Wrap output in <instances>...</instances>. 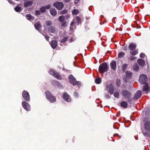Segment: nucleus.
<instances>
[{"label": "nucleus", "instance_id": "f257e3e1", "mask_svg": "<svg viewBox=\"0 0 150 150\" xmlns=\"http://www.w3.org/2000/svg\"><path fill=\"white\" fill-rule=\"evenodd\" d=\"M137 45L131 42L128 45V48L130 50L129 53L132 55H135L138 53V50H135Z\"/></svg>", "mask_w": 150, "mask_h": 150}, {"label": "nucleus", "instance_id": "f03ea898", "mask_svg": "<svg viewBox=\"0 0 150 150\" xmlns=\"http://www.w3.org/2000/svg\"><path fill=\"white\" fill-rule=\"evenodd\" d=\"M121 94L124 97L128 99V102L129 103L131 100H130L132 96V93L129 91H128L126 89H124L122 90Z\"/></svg>", "mask_w": 150, "mask_h": 150}, {"label": "nucleus", "instance_id": "7ed1b4c3", "mask_svg": "<svg viewBox=\"0 0 150 150\" xmlns=\"http://www.w3.org/2000/svg\"><path fill=\"white\" fill-rule=\"evenodd\" d=\"M45 96L48 100L51 103H54L56 100L54 96L50 91H45Z\"/></svg>", "mask_w": 150, "mask_h": 150}, {"label": "nucleus", "instance_id": "20e7f679", "mask_svg": "<svg viewBox=\"0 0 150 150\" xmlns=\"http://www.w3.org/2000/svg\"><path fill=\"white\" fill-rule=\"evenodd\" d=\"M50 74L54 76V77L59 80H61L62 79L60 75L58 73L56 72L55 71L50 69L49 71Z\"/></svg>", "mask_w": 150, "mask_h": 150}, {"label": "nucleus", "instance_id": "39448f33", "mask_svg": "<svg viewBox=\"0 0 150 150\" xmlns=\"http://www.w3.org/2000/svg\"><path fill=\"white\" fill-rule=\"evenodd\" d=\"M139 81L141 84H145L147 83V76L144 74L141 75L139 77Z\"/></svg>", "mask_w": 150, "mask_h": 150}, {"label": "nucleus", "instance_id": "423d86ee", "mask_svg": "<svg viewBox=\"0 0 150 150\" xmlns=\"http://www.w3.org/2000/svg\"><path fill=\"white\" fill-rule=\"evenodd\" d=\"M22 95L25 100L27 102L29 101L30 97L28 91H23L22 93Z\"/></svg>", "mask_w": 150, "mask_h": 150}, {"label": "nucleus", "instance_id": "0eeeda50", "mask_svg": "<svg viewBox=\"0 0 150 150\" xmlns=\"http://www.w3.org/2000/svg\"><path fill=\"white\" fill-rule=\"evenodd\" d=\"M53 6L58 10H61L63 8L64 5L62 2H57L53 4Z\"/></svg>", "mask_w": 150, "mask_h": 150}, {"label": "nucleus", "instance_id": "6e6552de", "mask_svg": "<svg viewBox=\"0 0 150 150\" xmlns=\"http://www.w3.org/2000/svg\"><path fill=\"white\" fill-rule=\"evenodd\" d=\"M69 82L73 86L76 85V79L71 74H70L68 76Z\"/></svg>", "mask_w": 150, "mask_h": 150}, {"label": "nucleus", "instance_id": "1a4fd4ad", "mask_svg": "<svg viewBox=\"0 0 150 150\" xmlns=\"http://www.w3.org/2000/svg\"><path fill=\"white\" fill-rule=\"evenodd\" d=\"M108 66H99L98 70L101 74H103L105 72H107L108 70Z\"/></svg>", "mask_w": 150, "mask_h": 150}, {"label": "nucleus", "instance_id": "9d476101", "mask_svg": "<svg viewBox=\"0 0 150 150\" xmlns=\"http://www.w3.org/2000/svg\"><path fill=\"white\" fill-rule=\"evenodd\" d=\"M107 87L108 89V92L111 94H113L114 91V88L112 83H111L107 85Z\"/></svg>", "mask_w": 150, "mask_h": 150}, {"label": "nucleus", "instance_id": "9b49d317", "mask_svg": "<svg viewBox=\"0 0 150 150\" xmlns=\"http://www.w3.org/2000/svg\"><path fill=\"white\" fill-rule=\"evenodd\" d=\"M23 107L26 110L29 111L30 110V106L29 104L25 101H23L22 103Z\"/></svg>", "mask_w": 150, "mask_h": 150}, {"label": "nucleus", "instance_id": "f8f14e48", "mask_svg": "<svg viewBox=\"0 0 150 150\" xmlns=\"http://www.w3.org/2000/svg\"><path fill=\"white\" fill-rule=\"evenodd\" d=\"M142 91H138L134 94L133 97V98L134 100H137L139 98L142 96Z\"/></svg>", "mask_w": 150, "mask_h": 150}, {"label": "nucleus", "instance_id": "ddd939ff", "mask_svg": "<svg viewBox=\"0 0 150 150\" xmlns=\"http://www.w3.org/2000/svg\"><path fill=\"white\" fill-rule=\"evenodd\" d=\"M64 99L67 102H70L71 99L67 93H64L63 95Z\"/></svg>", "mask_w": 150, "mask_h": 150}, {"label": "nucleus", "instance_id": "4468645a", "mask_svg": "<svg viewBox=\"0 0 150 150\" xmlns=\"http://www.w3.org/2000/svg\"><path fill=\"white\" fill-rule=\"evenodd\" d=\"M57 42L56 40H52L51 41V46L53 49H54L57 47Z\"/></svg>", "mask_w": 150, "mask_h": 150}, {"label": "nucleus", "instance_id": "2eb2a0df", "mask_svg": "<svg viewBox=\"0 0 150 150\" xmlns=\"http://www.w3.org/2000/svg\"><path fill=\"white\" fill-rule=\"evenodd\" d=\"M132 74V72L130 71H127L125 72L126 78L127 79H130Z\"/></svg>", "mask_w": 150, "mask_h": 150}, {"label": "nucleus", "instance_id": "dca6fc26", "mask_svg": "<svg viewBox=\"0 0 150 150\" xmlns=\"http://www.w3.org/2000/svg\"><path fill=\"white\" fill-rule=\"evenodd\" d=\"M25 17L27 20L30 21H33L34 19V17L30 14H26Z\"/></svg>", "mask_w": 150, "mask_h": 150}, {"label": "nucleus", "instance_id": "f3484780", "mask_svg": "<svg viewBox=\"0 0 150 150\" xmlns=\"http://www.w3.org/2000/svg\"><path fill=\"white\" fill-rule=\"evenodd\" d=\"M34 27L37 30H40L41 25L39 21H38L34 24Z\"/></svg>", "mask_w": 150, "mask_h": 150}, {"label": "nucleus", "instance_id": "a211bd4d", "mask_svg": "<svg viewBox=\"0 0 150 150\" xmlns=\"http://www.w3.org/2000/svg\"><path fill=\"white\" fill-rule=\"evenodd\" d=\"M144 84H145V85L143 87L142 90L143 91H147L146 93H147L148 92L149 88V84L148 83H146Z\"/></svg>", "mask_w": 150, "mask_h": 150}, {"label": "nucleus", "instance_id": "6ab92c4d", "mask_svg": "<svg viewBox=\"0 0 150 150\" xmlns=\"http://www.w3.org/2000/svg\"><path fill=\"white\" fill-rule=\"evenodd\" d=\"M50 14L54 16H55L57 15V12L54 8H52L50 10Z\"/></svg>", "mask_w": 150, "mask_h": 150}, {"label": "nucleus", "instance_id": "aec40b11", "mask_svg": "<svg viewBox=\"0 0 150 150\" xmlns=\"http://www.w3.org/2000/svg\"><path fill=\"white\" fill-rule=\"evenodd\" d=\"M48 31L49 32L54 33L55 32V28L53 27L52 26L49 27L48 29Z\"/></svg>", "mask_w": 150, "mask_h": 150}, {"label": "nucleus", "instance_id": "412c9836", "mask_svg": "<svg viewBox=\"0 0 150 150\" xmlns=\"http://www.w3.org/2000/svg\"><path fill=\"white\" fill-rule=\"evenodd\" d=\"M137 62L140 66H144L145 63L144 60L142 59H138Z\"/></svg>", "mask_w": 150, "mask_h": 150}, {"label": "nucleus", "instance_id": "4be33fe9", "mask_svg": "<svg viewBox=\"0 0 150 150\" xmlns=\"http://www.w3.org/2000/svg\"><path fill=\"white\" fill-rule=\"evenodd\" d=\"M121 106L124 108H126L128 106V104L125 101H122L120 103Z\"/></svg>", "mask_w": 150, "mask_h": 150}, {"label": "nucleus", "instance_id": "5701e85b", "mask_svg": "<svg viewBox=\"0 0 150 150\" xmlns=\"http://www.w3.org/2000/svg\"><path fill=\"white\" fill-rule=\"evenodd\" d=\"M33 4V1H30L27 2H25L24 3V5L25 7H28L29 6H30L32 5Z\"/></svg>", "mask_w": 150, "mask_h": 150}, {"label": "nucleus", "instance_id": "b1692460", "mask_svg": "<svg viewBox=\"0 0 150 150\" xmlns=\"http://www.w3.org/2000/svg\"><path fill=\"white\" fill-rule=\"evenodd\" d=\"M125 54L124 52H120L118 53V58L119 59L122 58L125 56Z\"/></svg>", "mask_w": 150, "mask_h": 150}, {"label": "nucleus", "instance_id": "393cba45", "mask_svg": "<svg viewBox=\"0 0 150 150\" xmlns=\"http://www.w3.org/2000/svg\"><path fill=\"white\" fill-rule=\"evenodd\" d=\"M102 79L100 77L96 78L95 79V82L97 84H99L101 83Z\"/></svg>", "mask_w": 150, "mask_h": 150}, {"label": "nucleus", "instance_id": "a878e982", "mask_svg": "<svg viewBox=\"0 0 150 150\" xmlns=\"http://www.w3.org/2000/svg\"><path fill=\"white\" fill-rule=\"evenodd\" d=\"M58 21L61 22H64L66 21L65 19V17L63 16H60L59 18Z\"/></svg>", "mask_w": 150, "mask_h": 150}, {"label": "nucleus", "instance_id": "bb28decb", "mask_svg": "<svg viewBox=\"0 0 150 150\" xmlns=\"http://www.w3.org/2000/svg\"><path fill=\"white\" fill-rule=\"evenodd\" d=\"M14 10L16 12H19L22 11V8L17 6L14 8Z\"/></svg>", "mask_w": 150, "mask_h": 150}, {"label": "nucleus", "instance_id": "cd10ccee", "mask_svg": "<svg viewBox=\"0 0 150 150\" xmlns=\"http://www.w3.org/2000/svg\"><path fill=\"white\" fill-rule=\"evenodd\" d=\"M79 13V11L76 9H74L72 11V14L73 15H77Z\"/></svg>", "mask_w": 150, "mask_h": 150}, {"label": "nucleus", "instance_id": "c85d7f7f", "mask_svg": "<svg viewBox=\"0 0 150 150\" xmlns=\"http://www.w3.org/2000/svg\"><path fill=\"white\" fill-rule=\"evenodd\" d=\"M76 20L78 25L81 24V19L79 16H76Z\"/></svg>", "mask_w": 150, "mask_h": 150}, {"label": "nucleus", "instance_id": "c756f323", "mask_svg": "<svg viewBox=\"0 0 150 150\" xmlns=\"http://www.w3.org/2000/svg\"><path fill=\"white\" fill-rule=\"evenodd\" d=\"M40 10L42 13H45L46 10L45 6H44L41 8L40 9Z\"/></svg>", "mask_w": 150, "mask_h": 150}, {"label": "nucleus", "instance_id": "7c9ffc66", "mask_svg": "<svg viewBox=\"0 0 150 150\" xmlns=\"http://www.w3.org/2000/svg\"><path fill=\"white\" fill-rule=\"evenodd\" d=\"M52 83L54 85H56L57 86H59L60 84L59 82L57 80H54L52 82Z\"/></svg>", "mask_w": 150, "mask_h": 150}, {"label": "nucleus", "instance_id": "2f4dec72", "mask_svg": "<svg viewBox=\"0 0 150 150\" xmlns=\"http://www.w3.org/2000/svg\"><path fill=\"white\" fill-rule=\"evenodd\" d=\"M69 37H65L61 40L60 42L62 43L65 42L67 40Z\"/></svg>", "mask_w": 150, "mask_h": 150}, {"label": "nucleus", "instance_id": "473e14b6", "mask_svg": "<svg viewBox=\"0 0 150 150\" xmlns=\"http://www.w3.org/2000/svg\"><path fill=\"white\" fill-rule=\"evenodd\" d=\"M119 93L117 92H115L114 93V96L116 98H119Z\"/></svg>", "mask_w": 150, "mask_h": 150}, {"label": "nucleus", "instance_id": "72a5a7b5", "mask_svg": "<svg viewBox=\"0 0 150 150\" xmlns=\"http://www.w3.org/2000/svg\"><path fill=\"white\" fill-rule=\"evenodd\" d=\"M133 69L135 71H138L139 69V66H133Z\"/></svg>", "mask_w": 150, "mask_h": 150}, {"label": "nucleus", "instance_id": "f704fd0d", "mask_svg": "<svg viewBox=\"0 0 150 150\" xmlns=\"http://www.w3.org/2000/svg\"><path fill=\"white\" fill-rule=\"evenodd\" d=\"M110 66H116V62L115 61H112L110 63Z\"/></svg>", "mask_w": 150, "mask_h": 150}, {"label": "nucleus", "instance_id": "c9c22d12", "mask_svg": "<svg viewBox=\"0 0 150 150\" xmlns=\"http://www.w3.org/2000/svg\"><path fill=\"white\" fill-rule=\"evenodd\" d=\"M46 24L47 26H50L52 25V23L50 21H47L46 22Z\"/></svg>", "mask_w": 150, "mask_h": 150}, {"label": "nucleus", "instance_id": "e433bc0d", "mask_svg": "<svg viewBox=\"0 0 150 150\" xmlns=\"http://www.w3.org/2000/svg\"><path fill=\"white\" fill-rule=\"evenodd\" d=\"M137 58L136 57H134L132 56H130L129 57V60H132Z\"/></svg>", "mask_w": 150, "mask_h": 150}, {"label": "nucleus", "instance_id": "4c0bfd02", "mask_svg": "<svg viewBox=\"0 0 150 150\" xmlns=\"http://www.w3.org/2000/svg\"><path fill=\"white\" fill-rule=\"evenodd\" d=\"M142 133L145 136H147V137H149V134L147 132H143Z\"/></svg>", "mask_w": 150, "mask_h": 150}, {"label": "nucleus", "instance_id": "58836bf2", "mask_svg": "<svg viewBox=\"0 0 150 150\" xmlns=\"http://www.w3.org/2000/svg\"><path fill=\"white\" fill-rule=\"evenodd\" d=\"M67 11L66 10H64L60 11L61 14H63L66 13H67Z\"/></svg>", "mask_w": 150, "mask_h": 150}, {"label": "nucleus", "instance_id": "ea45409f", "mask_svg": "<svg viewBox=\"0 0 150 150\" xmlns=\"http://www.w3.org/2000/svg\"><path fill=\"white\" fill-rule=\"evenodd\" d=\"M41 14L40 11L39 10H37L35 11L36 16L40 15Z\"/></svg>", "mask_w": 150, "mask_h": 150}, {"label": "nucleus", "instance_id": "a19ab883", "mask_svg": "<svg viewBox=\"0 0 150 150\" xmlns=\"http://www.w3.org/2000/svg\"><path fill=\"white\" fill-rule=\"evenodd\" d=\"M62 26L63 27H65L67 26L66 25V21H65L63 22H62Z\"/></svg>", "mask_w": 150, "mask_h": 150}, {"label": "nucleus", "instance_id": "79ce46f5", "mask_svg": "<svg viewBox=\"0 0 150 150\" xmlns=\"http://www.w3.org/2000/svg\"><path fill=\"white\" fill-rule=\"evenodd\" d=\"M76 84L79 88H80L81 86V83L79 81H76Z\"/></svg>", "mask_w": 150, "mask_h": 150}, {"label": "nucleus", "instance_id": "37998d69", "mask_svg": "<svg viewBox=\"0 0 150 150\" xmlns=\"http://www.w3.org/2000/svg\"><path fill=\"white\" fill-rule=\"evenodd\" d=\"M74 96L76 97L77 98L79 96V94L77 92L75 91L74 93Z\"/></svg>", "mask_w": 150, "mask_h": 150}, {"label": "nucleus", "instance_id": "c03bdc74", "mask_svg": "<svg viewBox=\"0 0 150 150\" xmlns=\"http://www.w3.org/2000/svg\"><path fill=\"white\" fill-rule=\"evenodd\" d=\"M116 84L117 86L118 87H119L120 86V81L119 80H117L116 82Z\"/></svg>", "mask_w": 150, "mask_h": 150}, {"label": "nucleus", "instance_id": "a18cd8bd", "mask_svg": "<svg viewBox=\"0 0 150 150\" xmlns=\"http://www.w3.org/2000/svg\"><path fill=\"white\" fill-rule=\"evenodd\" d=\"M145 55L144 53H141L140 54V57L144 58Z\"/></svg>", "mask_w": 150, "mask_h": 150}, {"label": "nucleus", "instance_id": "49530a36", "mask_svg": "<svg viewBox=\"0 0 150 150\" xmlns=\"http://www.w3.org/2000/svg\"><path fill=\"white\" fill-rule=\"evenodd\" d=\"M105 97L107 99H110V98L109 95L108 93H106L105 94Z\"/></svg>", "mask_w": 150, "mask_h": 150}, {"label": "nucleus", "instance_id": "de8ad7c7", "mask_svg": "<svg viewBox=\"0 0 150 150\" xmlns=\"http://www.w3.org/2000/svg\"><path fill=\"white\" fill-rule=\"evenodd\" d=\"M76 39V38H71L69 40V42L70 43L72 42L75 40Z\"/></svg>", "mask_w": 150, "mask_h": 150}, {"label": "nucleus", "instance_id": "09e8293b", "mask_svg": "<svg viewBox=\"0 0 150 150\" xmlns=\"http://www.w3.org/2000/svg\"><path fill=\"white\" fill-rule=\"evenodd\" d=\"M127 66H122V70L123 71V72H124L127 69Z\"/></svg>", "mask_w": 150, "mask_h": 150}, {"label": "nucleus", "instance_id": "8fccbe9b", "mask_svg": "<svg viewBox=\"0 0 150 150\" xmlns=\"http://www.w3.org/2000/svg\"><path fill=\"white\" fill-rule=\"evenodd\" d=\"M122 49L125 51H127V46H124L122 47Z\"/></svg>", "mask_w": 150, "mask_h": 150}, {"label": "nucleus", "instance_id": "3c124183", "mask_svg": "<svg viewBox=\"0 0 150 150\" xmlns=\"http://www.w3.org/2000/svg\"><path fill=\"white\" fill-rule=\"evenodd\" d=\"M108 64L106 62H103V63L100 64L99 66H108Z\"/></svg>", "mask_w": 150, "mask_h": 150}, {"label": "nucleus", "instance_id": "603ef678", "mask_svg": "<svg viewBox=\"0 0 150 150\" xmlns=\"http://www.w3.org/2000/svg\"><path fill=\"white\" fill-rule=\"evenodd\" d=\"M45 7L46 8V9H48L50 8L51 7V6L49 4L46 6H45Z\"/></svg>", "mask_w": 150, "mask_h": 150}, {"label": "nucleus", "instance_id": "864d4df0", "mask_svg": "<svg viewBox=\"0 0 150 150\" xmlns=\"http://www.w3.org/2000/svg\"><path fill=\"white\" fill-rule=\"evenodd\" d=\"M50 38V37L48 36L45 35V38L47 41H49Z\"/></svg>", "mask_w": 150, "mask_h": 150}, {"label": "nucleus", "instance_id": "5fc2aeb1", "mask_svg": "<svg viewBox=\"0 0 150 150\" xmlns=\"http://www.w3.org/2000/svg\"><path fill=\"white\" fill-rule=\"evenodd\" d=\"M8 2L11 4H14V3L13 2L12 0H8Z\"/></svg>", "mask_w": 150, "mask_h": 150}, {"label": "nucleus", "instance_id": "6e6d98bb", "mask_svg": "<svg viewBox=\"0 0 150 150\" xmlns=\"http://www.w3.org/2000/svg\"><path fill=\"white\" fill-rule=\"evenodd\" d=\"M111 68L113 70H115L116 69V66H111Z\"/></svg>", "mask_w": 150, "mask_h": 150}, {"label": "nucleus", "instance_id": "4d7b16f0", "mask_svg": "<svg viewBox=\"0 0 150 150\" xmlns=\"http://www.w3.org/2000/svg\"><path fill=\"white\" fill-rule=\"evenodd\" d=\"M74 3L75 4H77V3L79 1V0H74Z\"/></svg>", "mask_w": 150, "mask_h": 150}, {"label": "nucleus", "instance_id": "13d9d810", "mask_svg": "<svg viewBox=\"0 0 150 150\" xmlns=\"http://www.w3.org/2000/svg\"><path fill=\"white\" fill-rule=\"evenodd\" d=\"M64 1L66 3H68L70 0H64Z\"/></svg>", "mask_w": 150, "mask_h": 150}, {"label": "nucleus", "instance_id": "bf43d9fd", "mask_svg": "<svg viewBox=\"0 0 150 150\" xmlns=\"http://www.w3.org/2000/svg\"><path fill=\"white\" fill-rule=\"evenodd\" d=\"M74 22L73 21H72L70 24V25L71 26H72L74 25Z\"/></svg>", "mask_w": 150, "mask_h": 150}, {"label": "nucleus", "instance_id": "052dcab7", "mask_svg": "<svg viewBox=\"0 0 150 150\" xmlns=\"http://www.w3.org/2000/svg\"><path fill=\"white\" fill-rule=\"evenodd\" d=\"M66 71H69V73H70L71 72V71L70 70L68 71V70H67V69H66Z\"/></svg>", "mask_w": 150, "mask_h": 150}, {"label": "nucleus", "instance_id": "680f3d73", "mask_svg": "<svg viewBox=\"0 0 150 150\" xmlns=\"http://www.w3.org/2000/svg\"><path fill=\"white\" fill-rule=\"evenodd\" d=\"M127 64H123V65H122V66H127Z\"/></svg>", "mask_w": 150, "mask_h": 150}, {"label": "nucleus", "instance_id": "e2e57ef3", "mask_svg": "<svg viewBox=\"0 0 150 150\" xmlns=\"http://www.w3.org/2000/svg\"><path fill=\"white\" fill-rule=\"evenodd\" d=\"M97 62V60H96V61H95L94 62H95V63H96V62Z\"/></svg>", "mask_w": 150, "mask_h": 150}, {"label": "nucleus", "instance_id": "0e129e2a", "mask_svg": "<svg viewBox=\"0 0 150 150\" xmlns=\"http://www.w3.org/2000/svg\"><path fill=\"white\" fill-rule=\"evenodd\" d=\"M50 35L51 36H52V35L51 34H50Z\"/></svg>", "mask_w": 150, "mask_h": 150}, {"label": "nucleus", "instance_id": "69168bd1", "mask_svg": "<svg viewBox=\"0 0 150 150\" xmlns=\"http://www.w3.org/2000/svg\"><path fill=\"white\" fill-rule=\"evenodd\" d=\"M99 63H100V61H99Z\"/></svg>", "mask_w": 150, "mask_h": 150}, {"label": "nucleus", "instance_id": "338daca9", "mask_svg": "<svg viewBox=\"0 0 150 150\" xmlns=\"http://www.w3.org/2000/svg\"><path fill=\"white\" fill-rule=\"evenodd\" d=\"M149 147L150 148V145H149Z\"/></svg>", "mask_w": 150, "mask_h": 150}]
</instances>
